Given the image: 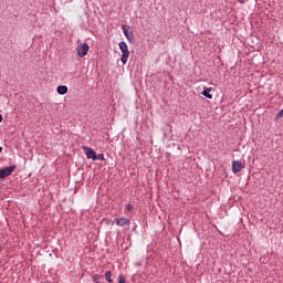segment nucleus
<instances>
[{"mask_svg":"<svg viewBox=\"0 0 283 283\" xmlns=\"http://www.w3.org/2000/svg\"><path fill=\"white\" fill-rule=\"evenodd\" d=\"M76 50L80 59H83V56H87V52H90V45L84 42L80 44Z\"/></svg>","mask_w":283,"mask_h":283,"instance_id":"obj_3","label":"nucleus"},{"mask_svg":"<svg viewBox=\"0 0 283 283\" xmlns=\"http://www.w3.org/2000/svg\"><path fill=\"white\" fill-rule=\"evenodd\" d=\"M119 50L122 52L120 61L123 65H126L129 59V49L127 48V43L125 41L119 42Z\"/></svg>","mask_w":283,"mask_h":283,"instance_id":"obj_1","label":"nucleus"},{"mask_svg":"<svg viewBox=\"0 0 283 283\" xmlns=\"http://www.w3.org/2000/svg\"><path fill=\"white\" fill-rule=\"evenodd\" d=\"M93 281L96 282V283H101V282H98V281L96 280V277H94Z\"/></svg>","mask_w":283,"mask_h":283,"instance_id":"obj_17","label":"nucleus"},{"mask_svg":"<svg viewBox=\"0 0 283 283\" xmlns=\"http://www.w3.org/2000/svg\"><path fill=\"white\" fill-rule=\"evenodd\" d=\"M283 116V109H281L277 114H276V119L282 118Z\"/></svg>","mask_w":283,"mask_h":283,"instance_id":"obj_12","label":"nucleus"},{"mask_svg":"<svg viewBox=\"0 0 283 283\" xmlns=\"http://www.w3.org/2000/svg\"><path fill=\"white\" fill-rule=\"evenodd\" d=\"M85 154H86V158H88L90 160H96V151L87 146L83 147Z\"/></svg>","mask_w":283,"mask_h":283,"instance_id":"obj_4","label":"nucleus"},{"mask_svg":"<svg viewBox=\"0 0 283 283\" xmlns=\"http://www.w3.org/2000/svg\"><path fill=\"white\" fill-rule=\"evenodd\" d=\"M240 1V3H245V1H248V0H239Z\"/></svg>","mask_w":283,"mask_h":283,"instance_id":"obj_15","label":"nucleus"},{"mask_svg":"<svg viewBox=\"0 0 283 283\" xmlns=\"http://www.w3.org/2000/svg\"><path fill=\"white\" fill-rule=\"evenodd\" d=\"M57 94H61V96L65 95V93L67 92V86L65 85H60L57 86Z\"/></svg>","mask_w":283,"mask_h":283,"instance_id":"obj_8","label":"nucleus"},{"mask_svg":"<svg viewBox=\"0 0 283 283\" xmlns=\"http://www.w3.org/2000/svg\"><path fill=\"white\" fill-rule=\"evenodd\" d=\"M105 279H106V282L112 283V271L105 272Z\"/></svg>","mask_w":283,"mask_h":283,"instance_id":"obj_10","label":"nucleus"},{"mask_svg":"<svg viewBox=\"0 0 283 283\" xmlns=\"http://www.w3.org/2000/svg\"><path fill=\"white\" fill-rule=\"evenodd\" d=\"M95 160H105V155L103 154L95 155Z\"/></svg>","mask_w":283,"mask_h":283,"instance_id":"obj_11","label":"nucleus"},{"mask_svg":"<svg viewBox=\"0 0 283 283\" xmlns=\"http://www.w3.org/2000/svg\"><path fill=\"white\" fill-rule=\"evenodd\" d=\"M1 120H3V116L0 114V123H1Z\"/></svg>","mask_w":283,"mask_h":283,"instance_id":"obj_16","label":"nucleus"},{"mask_svg":"<svg viewBox=\"0 0 283 283\" xmlns=\"http://www.w3.org/2000/svg\"><path fill=\"white\" fill-rule=\"evenodd\" d=\"M118 280H119L118 283H125V280L123 279L122 274H119Z\"/></svg>","mask_w":283,"mask_h":283,"instance_id":"obj_14","label":"nucleus"},{"mask_svg":"<svg viewBox=\"0 0 283 283\" xmlns=\"http://www.w3.org/2000/svg\"><path fill=\"white\" fill-rule=\"evenodd\" d=\"M1 151H3V147L0 146V154H1Z\"/></svg>","mask_w":283,"mask_h":283,"instance_id":"obj_18","label":"nucleus"},{"mask_svg":"<svg viewBox=\"0 0 283 283\" xmlns=\"http://www.w3.org/2000/svg\"><path fill=\"white\" fill-rule=\"evenodd\" d=\"M115 222L117 227H129V224L132 223L127 218L115 219Z\"/></svg>","mask_w":283,"mask_h":283,"instance_id":"obj_6","label":"nucleus"},{"mask_svg":"<svg viewBox=\"0 0 283 283\" xmlns=\"http://www.w3.org/2000/svg\"><path fill=\"white\" fill-rule=\"evenodd\" d=\"M122 29H123V33H124V35L126 36V39L128 40V41H134V33L130 31H128L127 30V27H122Z\"/></svg>","mask_w":283,"mask_h":283,"instance_id":"obj_7","label":"nucleus"},{"mask_svg":"<svg viewBox=\"0 0 283 283\" xmlns=\"http://www.w3.org/2000/svg\"><path fill=\"white\" fill-rule=\"evenodd\" d=\"M202 96H205L206 98H213V95L211 94V88H205L202 91Z\"/></svg>","mask_w":283,"mask_h":283,"instance_id":"obj_9","label":"nucleus"},{"mask_svg":"<svg viewBox=\"0 0 283 283\" xmlns=\"http://www.w3.org/2000/svg\"><path fill=\"white\" fill-rule=\"evenodd\" d=\"M17 169V165L8 166L0 169V180L3 178H8V176H12V172Z\"/></svg>","mask_w":283,"mask_h":283,"instance_id":"obj_2","label":"nucleus"},{"mask_svg":"<svg viewBox=\"0 0 283 283\" xmlns=\"http://www.w3.org/2000/svg\"><path fill=\"white\" fill-rule=\"evenodd\" d=\"M244 169V165H242V161H233L232 163V174H240Z\"/></svg>","mask_w":283,"mask_h":283,"instance_id":"obj_5","label":"nucleus"},{"mask_svg":"<svg viewBox=\"0 0 283 283\" xmlns=\"http://www.w3.org/2000/svg\"><path fill=\"white\" fill-rule=\"evenodd\" d=\"M126 209H127V211H132V209H134V206H132V203H128V205L126 206Z\"/></svg>","mask_w":283,"mask_h":283,"instance_id":"obj_13","label":"nucleus"}]
</instances>
